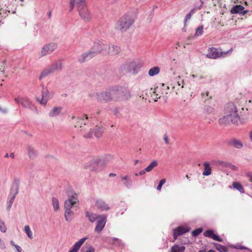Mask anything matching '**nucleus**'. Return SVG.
Listing matches in <instances>:
<instances>
[{
  "label": "nucleus",
  "instance_id": "1",
  "mask_svg": "<svg viewBox=\"0 0 252 252\" xmlns=\"http://www.w3.org/2000/svg\"><path fill=\"white\" fill-rule=\"evenodd\" d=\"M239 120V116L236 106L233 103L231 102L226 105L225 108L224 116L219 120V123L221 125L226 126L230 122L236 124Z\"/></svg>",
  "mask_w": 252,
  "mask_h": 252
},
{
  "label": "nucleus",
  "instance_id": "2",
  "mask_svg": "<svg viewBox=\"0 0 252 252\" xmlns=\"http://www.w3.org/2000/svg\"><path fill=\"white\" fill-rule=\"evenodd\" d=\"M134 19L130 13L125 14L117 22L115 29L122 32H126L133 24Z\"/></svg>",
  "mask_w": 252,
  "mask_h": 252
},
{
  "label": "nucleus",
  "instance_id": "3",
  "mask_svg": "<svg viewBox=\"0 0 252 252\" xmlns=\"http://www.w3.org/2000/svg\"><path fill=\"white\" fill-rule=\"evenodd\" d=\"M142 65L138 60L127 62L120 67V70L125 72H130L133 74H136Z\"/></svg>",
  "mask_w": 252,
  "mask_h": 252
},
{
  "label": "nucleus",
  "instance_id": "4",
  "mask_svg": "<svg viewBox=\"0 0 252 252\" xmlns=\"http://www.w3.org/2000/svg\"><path fill=\"white\" fill-rule=\"evenodd\" d=\"M114 87L112 89L97 93L95 94L97 100L103 103H107L111 101H115Z\"/></svg>",
  "mask_w": 252,
  "mask_h": 252
},
{
  "label": "nucleus",
  "instance_id": "5",
  "mask_svg": "<svg viewBox=\"0 0 252 252\" xmlns=\"http://www.w3.org/2000/svg\"><path fill=\"white\" fill-rule=\"evenodd\" d=\"M115 101L126 100L131 97L130 93L128 90L121 87H114Z\"/></svg>",
  "mask_w": 252,
  "mask_h": 252
},
{
  "label": "nucleus",
  "instance_id": "6",
  "mask_svg": "<svg viewBox=\"0 0 252 252\" xmlns=\"http://www.w3.org/2000/svg\"><path fill=\"white\" fill-rule=\"evenodd\" d=\"M77 7L80 16L84 20L88 21L91 19V14L88 10L85 0H78L77 2Z\"/></svg>",
  "mask_w": 252,
  "mask_h": 252
},
{
  "label": "nucleus",
  "instance_id": "7",
  "mask_svg": "<svg viewBox=\"0 0 252 252\" xmlns=\"http://www.w3.org/2000/svg\"><path fill=\"white\" fill-rule=\"evenodd\" d=\"M19 180L18 179L14 180L10 189V194L9 195L8 198V205L7 207V209L9 210L11 207L12 204L13 203L16 195L18 193L19 189Z\"/></svg>",
  "mask_w": 252,
  "mask_h": 252
},
{
  "label": "nucleus",
  "instance_id": "8",
  "mask_svg": "<svg viewBox=\"0 0 252 252\" xmlns=\"http://www.w3.org/2000/svg\"><path fill=\"white\" fill-rule=\"evenodd\" d=\"M88 120L89 117L86 114H84L82 117L77 118L75 127L79 128V130L81 133L86 132L90 127Z\"/></svg>",
  "mask_w": 252,
  "mask_h": 252
},
{
  "label": "nucleus",
  "instance_id": "9",
  "mask_svg": "<svg viewBox=\"0 0 252 252\" xmlns=\"http://www.w3.org/2000/svg\"><path fill=\"white\" fill-rule=\"evenodd\" d=\"M233 49L231 48L227 51H219L218 49L214 47L209 48L208 53L206 55L207 57L210 59H216L221 57H225V56L231 52Z\"/></svg>",
  "mask_w": 252,
  "mask_h": 252
},
{
  "label": "nucleus",
  "instance_id": "10",
  "mask_svg": "<svg viewBox=\"0 0 252 252\" xmlns=\"http://www.w3.org/2000/svg\"><path fill=\"white\" fill-rule=\"evenodd\" d=\"M64 208L65 220L68 222H70L74 217V212L71 209H75L76 210L78 208V206L72 205L71 203L68 201L64 202Z\"/></svg>",
  "mask_w": 252,
  "mask_h": 252
},
{
  "label": "nucleus",
  "instance_id": "11",
  "mask_svg": "<svg viewBox=\"0 0 252 252\" xmlns=\"http://www.w3.org/2000/svg\"><path fill=\"white\" fill-rule=\"evenodd\" d=\"M107 47V44L100 41H96L94 42L91 49L97 56L99 54L105 55V52Z\"/></svg>",
  "mask_w": 252,
  "mask_h": 252
},
{
  "label": "nucleus",
  "instance_id": "12",
  "mask_svg": "<svg viewBox=\"0 0 252 252\" xmlns=\"http://www.w3.org/2000/svg\"><path fill=\"white\" fill-rule=\"evenodd\" d=\"M57 48V45L55 42H50L44 45L40 51V57L51 54Z\"/></svg>",
  "mask_w": 252,
  "mask_h": 252
},
{
  "label": "nucleus",
  "instance_id": "13",
  "mask_svg": "<svg viewBox=\"0 0 252 252\" xmlns=\"http://www.w3.org/2000/svg\"><path fill=\"white\" fill-rule=\"evenodd\" d=\"M104 130V128L103 127L96 126L93 130L91 128H90L89 132L85 134L84 137L86 138H91L92 137L93 133H94L96 138H99L102 136Z\"/></svg>",
  "mask_w": 252,
  "mask_h": 252
},
{
  "label": "nucleus",
  "instance_id": "14",
  "mask_svg": "<svg viewBox=\"0 0 252 252\" xmlns=\"http://www.w3.org/2000/svg\"><path fill=\"white\" fill-rule=\"evenodd\" d=\"M67 196L68 199L65 201H69L72 205H78L79 204V199L77 193L72 189H68L67 190Z\"/></svg>",
  "mask_w": 252,
  "mask_h": 252
},
{
  "label": "nucleus",
  "instance_id": "15",
  "mask_svg": "<svg viewBox=\"0 0 252 252\" xmlns=\"http://www.w3.org/2000/svg\"><path fill=\"white\" fill-rule=\"evenodd\" d=\"M103 161L101 159H95L90 161L89 164L86 166V168L91 171H99L101 169V167H99V165L103 163Z\"/></svg>",
  "mask_w": 252,
  "mask_h": 252
},
{
  "label": "nucleus",
  "instance_id": "16",
  "mask_svg": "<svg viewBox=\"0 0 252 252\" xmlns=\"http://www.w3.org/2000/svg\"><path fill=\"white\" fill-rule=\"evenodd\" d=\"M54 93L53 92H49L48 90L44 89L43 87L42 90V99L40 101V103L42 105H46L48 99L52 98L53 97Z\"/></svg>",
  "mask_w": 252,
  "mask_h": 252
},
{
  "label": "nucleus",
  "instance_id": "17",
  "mask_svg": "<svg viewBox=\"0 0 252 252\" xmlns=\"http://www.w3.org/2000/svg\"><path fill=\"white\" fill-rule=\"evenodd\" d=\"M106 222V218L105 216H101L99 217L97 220L96 225L94 228V231L97 233H100L105 226Z\"/></svg>",
  "mask_w": 252,
  "mask_h": 252
},
{
  "label": "nucleus",
  "instance_id": "18",
  "mask_svg": "<svg viewBox=\"0 0 252 252\" xmlns=\"http://www.w3.org/2000/svg\"><path fill=\"white\" fill-rule=\"evenodd\" d=\"M94 53V52H93L92 51V50L90 49L88 52L84 53L81 55V56L78 59V62L80 63H83L88 61H89L93 57L96 56V55Z\"/></svg>",
  "mask_w": 252,
  "mask_h": 252
},
{
  "label": "nucleus",
  "instance_id": "19",
  "mask_svg": "<svg viewBox=\"0 0 252 252\" xmlns=\"http://www.w3.org/2000/svg\"><path fill=\"white\" fill-rule=\"evenodd\" d=\"M189 230L190 228L189 227H184L181 226L174 229L173 230V235L174 240H176L179 236L189 232Z\"/></svg>",
  "mask_w": 252,
  "mask_h": 252
},
{
  "label": "nucleus",
  "instance_id": "20",
  "mask_svg": "<svg viewBox=\"0 0 252 252\" xmlns=\"http://www.w3.org/2000/svg\"><path fill=\"white\" fill-rule=\"evenodd\" d=\"M107 47L105 55H115L118 54L121 51L120 47L117 45H111L110 46L107 44Z\"/></svg>",
  "mask_w": 252,
  "mask_h": 252
},
{
  "label": "nucleus",
  "instance_id": "21",
  "mask_svg": "<svg viewBox=\"0 0 252 252\" xmlns=\"http://www.w3.org/2000/svg\"><path fill=\"white\" fill-rule=\"evenodd\" d=\"M204 236L206 237L212 238L218 242H221L223 241V239L219 235L215 234L214 230L212 229H209L205 231L204 233Z\"/></svg>",
  "mask_w": 252,
  "mask_h": 252
},
{
  "label": "nucleus",
  "instance_id": "22",
  "mask_svg": "<svg viewBox=\"0 0 252 252\" xmlns=\"http://www.w3.org/2000/svg\"><path fill=\"white\" fill-rule=\"evenodd\" d=\"M227 144L228 146L233 147L236 149H241L243 147V144L242 142L236 138L230 139L227 141Z\"/></svg>",
  "mask_w": 252,
  "mask_h": 252
},
{
  "label": "nucleus",
  "instance_id": "23",
  "mask_svg": "<svg viewBox=\"0 0 252 252\" xmlns=\"http://www.w3.org/2000/svg\"><path fill=\"white\" fill-rule=\"evenodd\" d=\"M87 239H88V237H84L80 239L73 245L68 252H78L81 246Z\"/></svg>",
  "mask_w": 252,
  "mask_h": 252
},
{
  "label": "nucleus",
  "instance_id": "24",
  "mask_svg": "<svg viewBox=\"0 0 252 252\" xmlns=\"http://www.w3.org/2000/svg\"><path fill=\"white\" fill-rule=\"evenodd\" d=\"M95 205L96 207L102 211H107L110 209L108 204L102 200H97Z\"/></svg>",
  "mask_w": 252,
  "mask_h": 252
},
{
  "label": "nucleus",
  "instance_id": "25",
  "mask_svg": "<svg viewBox=\"0 0 252 252\" xmlns=\"http://www.w3.org/2000/svg\"><path fill=\"white\" fill-rule=\"evenodd\" d=\"M122 181L123 182V184L125 187L127 189H130L132 186V180L130 176H124L121 177Z\"/></svg>",
  "mask_w": 252,
  "mask_h": 252
},
{
  "label": "nucleus",
  "instance_id": "26",
  "mask_svg": "<svg viewBox=\"0 0 252 252\" xmlns=\"http://www.w3.org/2000/svg\"><path fill=\"white\" fill-rule=\"evenodd\" d=\"M27 148L29 158L32 159L35 158L37 155V153L34 148L30 145H28Z\"/></svg>",
  "mask_w": 252,
  "mask_h": 252
},
{
  "label": "nucleus",
  "instance_id": "27",
  "mask_svg": "<svg viewBox=\"0 0 252 252\" xmlns=\"http://www.w3.org/2000/svg\"><path fill=\"white\" fill-rule=\"evenodd\" d=\"M63 108L62 107H54L50 112L49 115L51 117H54L60 114Z\"/></svg>",
  "mask_w": 252,
  "mask_h": 252
},
{
  "label": "nucleus",
  "instance_id": "28",
  "mask_svg": "<svg viewBox=\"0 0 252 252\" xmlns=\"http://www.w3.org/2000/svg\"><path fill=\"white\" fill-rule=\"evenodd\" d=\"M244 9V7L241 5H236L233 6L231 10V14H241L242 10Z\"/></svg>",
  "mask_w": 252,
  "mask_h": 252
},
{
  "label": "nucleus",
  "instance_id": "29",
  "mask_svg": "<svg viewBox=\"0 0 252 252\" xmlns=\"http://www.w3.org/2000/svg\"><path fill=\"white\" fill-rule=\"evenodd\" d=\"M49 67L52 73L56 71L61 70L62 68V63L60 62L53 63Z\"/></svg>",
  "mask_w": 252,
  "mask_h": 252
},
{
  "label": "nucleus",
  "instance_id": "30",
  "mask_svg": "<svg viewBox=\"0 0 252 252\" xmlns=\"http://www.w3.org/2000/svg\"><path fill=\"white\" fill-rule=\"evenodd\" d=\"M86 216L88 218L89 220L91 222H93L96 220H98L99 219V217H100V216L97 215L95 214L90 213L89 212H87L86 213Z\"/></svg>",
  "mask_w": 252,
  "mask_h": 252
},
{
  "label": "nucleus",
  "instance_id": "31",
  "mask_svg": "<svg viewBox=\"0 0 252 252\" xmlns=\"http://www.w3.org/2000/svg\"><path fill=\"white\" fill-rule=\"evenodd\" d=\"M204 171L203 172V175L204 176H208L211 174V168L210 163L208 162L204 163Z\"/></svg>",
  "mask_w": 252,
  "mask_h": 252
},
{
  "label": "nucleus",
  "instance_id": "32",
  "mask_svg": "<svg viewBox=\"0 0 252 252\" xmlns=\"http://www.w3.org/2000/svg\"><path fill=\"white\" fill-rule=\"evenodd\" d=\"M185 247L184 246H179V245H175L172 247L171 252H184Z\"/></svg>",
  "mask_w": 252,
  "mask_h": 252
},
{
  "label": "nucleus",
  "instance_id": "33",
  "mask_svg": "<svg viewBox=\"0 0 252 252\" xmlns=\"http://www.w3.org/2000/svg\"><path fill=\"white\" fill-rule=\"evenodd\" d=\"M21 105L25 108H29L31 107L32 105V102L27 97H22Z\"/></svg>",
  "mask_w": 252,
  "mask_h": 252
},
{
  "label": "nucleus",
  "instance_id": "34",
  "mask_svg": "<svg viewBox=\"0 0 252 252\" xmlns=\"http://www.w3.org/2000/svg\"><path fill=\"white\" fill-rule=\"evenodd\" d=\"M232 186L234 189H237L242 193H245V189L243 186L239 182H233Z\"/></svg>",
  "mask_w": 252,
  "mask_h": 252
},
{
  "label": "nucleus",
  "instance_id": "35",
  "mask_svg": "<svg viewBox=\"0 0 252 252\" xmlns=\"http://www.w3.org/2000/svg\"><path fill=\"white\" fill-rule=\"evenodd\" d=\"M52 73V72L50 70V68H49V67H48L41 72L39 77V79L41 80L42 78L45 77L46 76H48L49 74Z\"/></svg>",
  "mask_w": 252,
  "mask_h": 252
},
{
  "label": "nucleus",
  "instance_id": "36",
  "mask_svg": "<svg viewBox=\"0 0 252 252\" xmlns=\"http://www.w3.org/2000/svg\"><path fill=\"white\" fill-rule=\"evenodd\" d=\"M160 69L158 66H155L151 68L148 72V74L150 76H154L159 72Z\"/></svg>",
  "mask_w": 252,
  "mask_h": 252
},
{
  "label": "nucleus",
  "instance_id": "37",
  "mask_svg": "<svg viewBox=\"0 0 252 252\" xmlns=\"http://www.w3.org/2000/svg\"><path fill=\"white\" fill-rule=\"evenodd\" d=\"M215 247L220 252H227V248L224 246H222L218 243H214Z\"/></svg>",
  "mask_w": 252,
  "mask_h": 252
},
{
  "label": "nucleus",
  "instance_id": "38",
  "mask_svg": "<svg viewBox=\"0 0 252 252\" xmlns=\"http://www.w3.org/2000/svg\"><path fill=\"white\" fill-rule=\"evenodd\" d=\"M158 161L156 160H153L147 167L145 168V170L147 172L151 171L153 168L158 165Z\"/></svg>",
  "mask_w": 252,
  "mask_h": 252
},
{
  "label": "nucleus",
  "instance_id": "39",
  "mask_svg": "<svg viewBox=\"0 0 252 252\" xmlns=\"http://www.w3.org/2000/svg\"><path fill=\"white\" fill-rule=\"evenodd\" d=\"M195 12V9L193 8L190 10L188 14L186 15L185 16V18L184 20V25L186 26L187 22L191 18V16Z\"/></svg>",
  "mask_w": 252,
  "mask_h": 252
},
{
  "label": "nucleus",
  "instance_id": "40",
  "mask_svg": "<svg viewBox=\"0 0 252 252\" xmlns=\"http://www.w3.org/2000/svg\"><path fill=\"white\" fill-rule=\"evenodd\" d=\"M24 230L26 233L27 234L28 237L30 239H32L33 238L32 233L31 230V228L29 225H26L24 227Z\"/></svg>",
  "mask_w": 252,
  "mask_h": 252
},
{
  "label": "nucleus",
  "instance_id": "41",
  "mask_svg": "<svg viewBox=\"0 0 252 252\" xmlns=\"http://www.w3.org/2000/svg\"><path fill=\"white\" fill-rule=\"evenodd\" d=\"M52 204L55 211H57L59 208V200L56 197L52 198Z\"/></svg>",
  "mask_w": 252,
  "mask_h": 252
},
{
  "label": "nucleus",
  "instance_id": "42",
  "mask_svg": "<svg viewBox=\"0 0 252 252\" xmlns=\"http://www.w3.org/2000/svg\"><path fill=\"white\" fill-rule=\"evenodd\" d=\"M203 33V26L202 25L199 26L196 30L194 35V37H197L201 35Z\"/></svg>",
  "mask_w": 252,
  "mask_h": 252
},
{
  "label": "nucleus",
  "instance_id": "43",
  "mask_svg": "<svg viewBox=\"0 0 252 252\" xmlns=\"http://www.w3.org/2000/svg\"><path fill=\"white\" fill-rule=\"evenodd\" d=\"M110 241L112 242L113 244L120 246L123 245L122 240L116 238H112L110 239Z\"/></svg>",
  "mask_w": 252,
  "mask_h": 252
},
{
  "label": "nucleus",
  "instance_id": "44",
  "mask_svg": "<svg viewBox=\"0 0 252 252\" xmlns=\"http://www.w3.org/2000/svg\"><path fill=\"white\" fill-rule=\"evenodd\" d=\"M217 164L218 165H220L222 167H226V168H228L229 165H230L229 162H228L226 161H221V160H218L217 162Z\"/></svg>",
  "mask_w": 252,
  "mask_h": 252
},
{
  "label": "nucleus",
  "instance_id": "45",
  "mask_svg": "<svg viewBox=\"0 0 252 252\" xmlns=\"http://www.w3.org/2000/svg\"><path fill=\"white\" fill-rule=\"evenodd\" d=\"M159 89L158 87H157L156 88L154 89V90L153 91V93L155 94V96H156L154 98L155 101H157L158 99L160 98L161 97V95L159 93H158V90Z\"/></svg>",
  "mask_w": 252,
  "mask_h": 252
},
{
  "label": "nucleus",
  "instance_id": "46",
  "mask_svg": "<svg viewBox=\"0 0 252 252\" xmlns=\"http://www.w3.org/2000/svg\"><path fill=\"white\" fill-rule=\"evenodd\" d=\"M202 231L203 229L201 227L198 228L192 231V235L194 237H196L199 234H200L202 232Z\"/></svg>",
  "mask_w": 252,
  "mask_h": 252
},
{
  "label": "nucleus",
  "instance_id": "47",
  "mask_svg": "<svg viewBox=\"0 0 252 252\" xmlns=\"http://www.w3.org/2000/svg\"><path fill=\"white\" fill-rule=\"evenodd\" d=\"M199 78L200 80L202 79H206V81L203 82V83H210L212 80V77L211 76H208V75H205V76L201 75L199 76Z\"/></svg>",
  "mask_w": 252,
  "mask_h": 252
},
{
  "label": "nucleus",
  "instance_id": "48",
  "mask_svg": "<svg viewBox=\"0 0 252 252\" xmlns=\"http://www.w3.org/2000/svg\"><path fill=\"white\" fill-rule=\"evenodd\" d=\"M166 182V180L165 179H161L159 183V184L158 185L157 188V189L158 190V191H160L161 189V188H162V185L165 184Z\"/></svg>",
  "mask_w": 252,
  "mask_h": 252
},
{
  "label": "nucleus",
  "instance_id": "49",
  "mask_svg": "<svg viewBox=\"0 0 252 252\" xmlns=\"http://www.w3.org/2000/svg\"><path fill=\"white\" fill-rule=\"evenodd\" d=\"M0 231L2 232H5L6 231V227L3 221L0 222Z\"/></svg>",
  "mask_w": 252,
  "mask_h": 252
},
{
  "label": "nucleus",
  "instance_id": "50",
  "mask_svg": "<svg viewBox=\"0 0 252 252\" xmlns=\"http://www.w3.org/2000/svg\"><path fill=\"white\" fill-rule=\"evenodd\" d=\"M0 248L2 250L5 249V246L4 242L0 238Z\"/></svg>",
  "mask_w": 252,
  "mask_h": 252
},
{
  "label": "nucleus",
  "instance_id": "51",
  "mask_svg": "<svg viewBox=\"0 0 252 252\" xmlns=\"http://www.w3.org/2000/svg\"><path fill=\"white\" fill-rule=\"evenodd\" d=\"M163 139L165 141V143L166 144H168L169 143V140L168 136L166 134H164L163 136Z\"/></svg>",
  "mask_w": 252,
  "mask_h": 252
},
{
  "label": "nucleus",
  "instance_id": "52",
  "mask_svg": "<svg viewBox=\"0 0 252 252\" xmlns=\"http://www.w3.org/2000/svg\"><path fill=\"white\" fill-rule=\"evenodd\" d=\"M75 1L73 0H70V10H72L75 6Z\"/></svg>",
  "mask_w": 252,
  "mask_h": 252
},
{
  "label": "nucleus",
  "instance_id": "53",
  "mask_svg": "<svg viewBox=\"0 0 252 252\" xmlns=\"http://www.w3.org/2000/svg\"><path fill=\"white\" fill-rule=\"evenodd\" d=\"M228 168H229L230 169L233 170H236L237 169V168L236 166L230 163V165H229Z\"/></svg>",
  "mask_w": 252,
  "mask_h": 252
},
{
  "label": "nucleus",
  "instance_id": "54",
  "mask_svg": "<svg viewBox=\"0 0 252 252\" xmlns=\"http://www.w3.org/2000/svg\"><path fill=\"white\" fill-rule=\"evenodd\" d=\"M247 176L249 178V180L252 182V172H249L247 173Z\"/></svg>",
  "mask_w": 252,
  "mask_h": 252
},
{
  "label": "nucleus",
  "instance_id": "55",
  "mask_svg": "<svg viewBox=\"0 0 252 252\" xmlns=\"http://www.w3.org/2000/svg\"><path fill=\"white\" fill-rule=\"evenodd\" d=\"M235 248L240 250H247L248 249L247 248L244 247V246H236L234 247Z\"/></svg>",
  "mask_w": 252,
  "mask_h": 252
},
{
  "label": "nucleus",
  "instance_id": "56",
  "mask_svg": "<svg viewBox=\"0 0 252 252\" xmlns=\"http://www.w3.org/2000/svg\"><path fill=\"white\" fill-rule=\"evenodd\" d=\"M2 65H4L5 64V62H2ZM0 71L2 73L4 72V66H3V65H1V67H0Z\"/></svg>",
  "mask_w": 252,
  "mask_h": 252
},
{
  "label": "nucleus",
  "instance_id": "57",
  "mask_svg": "<svg viewBox=\"0 0 252 252\" xmlns=\"http://www.w3.org/2000/svg\"><path fill=\"white\" fill-rule=\"evenodd\" d=\"M15 248L16 249V250H17V252H22V250L20 246H19L18 245H16L15 246Z\"/></svg>",
  "mask_w": 252,
  "mask_h": 252
},
{
  "label": "nucleus",
  "instance_id": "58",
  "mask_svg": "<svg viewBox=\"0 0 252 252\" xmlns=\"http://www.w3.org/2000/svg\"><path fill=\"white\" fill-rule=\"evenodd\" d=\"M113 112L114 115H116L119 112V108L118 107L115 108L113 110Z\"/></svg>",
  "mask_w": 252,
  "mask_h": 252
},
{
  "label": "nucleus",
  "instance_id": "59",
  "mask_svg": "<svg viewBox=\"0 0 252 252\" xmlns=\"http://www.w3.org/2000/svg\"><path fill=\"white\" fill-rule=\"evenodd\" d=\"M21 99H22V97L21 98L17 97V98H15V101L17 103L21 104Z\"/></svg>",
  "mask_w": 252,
  "mask_h": 252
},
{
  "label": "nucleus",
  "instance_id": "60",
  "mask_svg": "<svg viewBox=\"0 0 252 252\" xmlns=\"http://www.w3.org/2000/svg\"><path fill=\"white\" fill-rule=\"evenodd\" d=\"M146 172H147V171H146V170H145V168L144 170L140 171L138 173V174H139V175L141 176V175L145 174L146 173Z\"/></svg>",
  "mask_w": 252,
  "mask_h": 252
},
{
  "label": "nucleus",
  "instance_id": "61",
  "mask_svg": "<svg viewBox=\"0 0 252 252\" xmlns=\"http://www.w3.org/2000/svg\"><path fill=\"white\" fill-rule=\"evenodd\" d=\"M208 94H209V92H208V91L204 93H202V95L203 97H204V96L207 97L208 96Z\"/></svg>",
  "mask_w": 252,
  "mask_h": 252
},
{
  "label": "nucleus",
  "instance_id": "62",
  "mask_svg": "<svg viewBox=\"0 0 252 252\" xmlns=\"http://www.w3.org/2000/svg\"><path fill=\"white\" fill-rule=\"evenodd\" d=\"M249 12L248 10H242V12L241 13V15H244L245 14H247Z\"/></svg>",
  "mask_w": 252,
  "mask_h": 252
},
{
  "label": "nucleus",
  "instance_id": "63",
  "mask_svg": "<svg viewBox=\"0 0 252 252\" xmlns=\"http://www.w3.org/2000/svg\"><path fill=\"white\" fill-rule=\"evenodd\" d=\"M200 1L201 2V4L199 5V6L198 7V9H200L202 8V5L203 4V1L202 0H200Z\"/></svg>",
  "mask_w": 252,
  "mask_h": 252
},
{
  "label": "nucleus",
  "instance_id": "64",
  "mask_svg": "<svg viewBox=\"0 0 252 252\" xmlns=\"http://www.w3.org/2000/svg\"><path fill=\"white\" fill-rule=\"evenodd\" d=\"M249 137L251 141H252V131H251L249 133Z\"/></svg>",
  "mask_w": 252,
  "mask_h": 252
}]
</instances>
